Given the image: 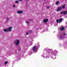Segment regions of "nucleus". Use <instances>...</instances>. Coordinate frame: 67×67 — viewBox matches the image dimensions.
<instances>
[{
	"label": "nucleus",
	"mask_w": 67,
	"mask_h": 67,
	"mask_svg": "<svg viewBox=\"0 0 67 67\" xmlns=\"http://www.w3.org/2000/svg\"><path fill=\"white\" fill-rule=\"evenodd\" d=\"M63 21V19L62 18H60L59 19H57V23H62Z\"/></svg>",
	"instance_id": "obj_1"
},
{
	"label": "nucleus",
	"mask_w": 67,
	"mask_h": 67,
	"mask_svg": "<svg viewBox=\"0 0 67 67\" xmlns=\"http://www.w3.org/2000/svg\"><path fill=\"white\" fill-rule=\"evenodd\" d=\"M20 43V41L19 40H16V42H15L16 45L17 46V45H19Z\"/></svg>",
	"instance_id": "obj_2"
},
{
	"label": "nucleus",
	"mask_w": 67,
	"mask_h": 67,
	"mask_svg": "<svg viewBox=\"0 0 67 67\" xmlns=\"http://www.w3.org/2000/svg\"><path fill=\"white\" fill-rule=\"evenodd\" d=\"M57 52V51H55V52H51V55H53L54 56H56V55L55 54L56 53H55V52Z\"/></svg>",
	"instance_id": "obj_3"
},
{
	"label": "nucleus",
	"mask_w": 67,
	"mask_h": 67,
	"mask_svg": "<svg viewBox=\"0 0 67 67\" xmlns=\"http://www.w3.org/2000/svg\"><path fill=\"white\" fill-rule=\"evenodd\" d=\"M12 27H9L8 29H7V31L8 32H11L12 31V30H11V29H12Z\"/></svg>",
	"instance_id": "obj_4"
},
{
	"label": "nucleus",
	"mask_w": 67,
	"mask_h": 67,
	"mask_svg": "<svg viewBox=\"0 0 67 67\" xmlns=\"http://www.w3.org/2000/svg\"><path fill=\"white\" fill-rule=\"evenodd\" d=\"M61 14H63L64 15L66 14H67V11H64L62 12Z\"/></svg>",
	"instance_id": "obj_5"
},
{
	"label": "nucleus",
	"mask_w": 67,
	"mask_h": 67,
	"mask_svg": "<svg viewBox=\"0 0 67 67\" xmlns=\"http://www.w3.org/2000/svg\"><path fill=\"white\" fill-rule=\"evenodd\" d=\"M62 7H59L57 10V12H59V11H60V10H62Z\"/></svg>",
	"instance_id": "obj_6"
},
{
	"label": "nucleus",
	"mask_w": 67,
	"mask_h": 67,
	"mask_svg": "<svg viewBox=\"0 0 67 67\" xmlns=\"http://www.w3.org/2000/svg\"><path fill=\"white\" fill-rule=\"evenodd\" d=\"M48 21V19H46L43 20V22L44 23H47Z\"/></svg>",
	"instance_id": "obj_7"
},
{
	"label": "nucleus",
	"mask_w": 67,
	"mask_h": 67,
	"mask_svg": "<svg viewBox=\"0 0 67 67\" xmlns=\"http://www.w3.org/2000/svg\"><path fill=\"white\" fill-rule=\"evenodd\" d=\"M23 12V11H17V13L18 14H21Z\"/></svg>",
	"instance_id": "obj_8"
},
{
	"label": "nucleus",
	"mask_w": 67,
	"mask_h": 67,
	"mask_svg": "<svg viewBox=\"0 0 67 67\" xmlns=\"http://www.w3.org/2000/svg\"><path fill=\"white\" fill-rule=\"evenodd\" d=\"M64 29H65V28L64 27L61 26L60 30L61 31H63V30H64Z\"/></svg>",
	"instance_id": "obj_9"
},
{
	"label": "nucleus",
	"mask_w": 67,
	"mask_h": 67,
	"mask_svg": "<svg viewBox=\"0 0 67 67\" xmlns=\"http://www.w3.org/2000/svg\"><path fill=\"white\" fill-rule=\"evenodd\" d=\"M36 49V47H34L33 48V50L34 51H35Z\"/></svg>",
	"instance_id": "obj_10"
},
{
	"label": "nucleus",
	"mask_w": 67,
	"mask_h": 67,
	"mask_svg": "<svg viewBox=\"0 0 67 67\" xmlns=\"http://www.w3.org/2000/svg\"><path fill=\"white\" fill-rule=\"evenodd\" d=\"M48 54H50V55H51V50L50 49H48Z\"/></svg>",
	"instance_id": "obj_11"
},
{
	"label": "nucleus",
	"mask_w": 67,
	"mask_h": 67,
	"mask_svg": "<svg viewBox=\"0 0 67 67\" xmlns=\"http://www.w3.org/2000/svg\"><path fill=\"white\" fill-rule=\"evenodd\" d=\"M65 5H64L62 6V8L63 9H64L65 8Z\"/></svg>",
	"instance_id": "obj_12"
},
{
	"label": "nucleus",
	"mask_w": 67,
	"mask_h": 67,
	"mask_svg": "<svg viewBox=\"0 0 67 67\" xmlns=\"http://www.w3.org/2000/svg\"><path fill=\"white\" fill-rule=\"evenodd\" d=\"M58 3H59V1H57L55 3L56 4V5L58 4Z\"/></svg>",
	"instance_id": "obj_13"
},
{
	"label": "nucleus",
	"mask_w": 67,
	"mask_h": 67,
	"mask_svg": "<svg viewBox=\"0 0 67 67\" xmlns=\"http://www.w3.org/2000/svg\"><path fill=\"white\" fill-rule=\"evenodd\" d=\"M60 39L61 40H62V39H63V38L62 37V36H60Z\"/></svg>",
	"instance_id": "obj_14"
},
{
	"label": "nucleus",
	"mask_w": 67,
	"mask_h": 67,
	"mask_svg": "<svg viewBox=\"0 0 67 67\" xmlns=\"http://www.w3.org/2000/svg\"><path fill=\"white\" fill-rule=\"evenodd\" d=\"M4 32H8V29L7 30L5 29L4 30Z\"/></svg>",
	"instance_id": "obj_15"
},
{
	"label": "nucleus",
	"mask_w": 67,
	"mask_h": 67,
	"mask_svg": "<svg viewBox=\"0 0 67 67\" xmlns=\"http://www.w3.org/2000/svg\"><path fill=\"white\" fill-rule=\"evenodd\" d=\"M8 63V62L7 61H6L5 62V65H6Z\"/></svg>",
	"instance_id": "obj_16"
},
{
	"label": "nucleus",
	"mask_w": 67,
	"mask_h": 67,
	"mask_svg": "<svg viewBox=\"0 0 67 67\" xmlns=\"http://www.w3.org/2000/svg\"><path fill=\"white\" fill-rule=\"evenodd\" d=\"M15 3H19V2L18 1H17L16 2H15Z\"/></svg>",
	"instance_id": "obj_17"
},
{
	"label": "nucleus",
	"mask_w": 67,
	"mask_h": 67,
	"mask_svg": "<svg viewBox=\"0 0 67 67\" xmlns=\"http://www.w3.org/2000/svg\"><path fill=\"white\" fill-rule=\"evenodd\" d=\"M47 9H49V6H47Z\"/></svg>",
	"instance_id": "obj_18"
},
{
	"label": "nucleus",
	"mask_w": 67,
	"mask_h": 67,
	"mask_svg": "<svg viewBox=\"0 0 67 67\" xmlns=\"http://www.w3.org/2000/svg\"><path fill=\"white\" fill-rule=\"evenodd\" d=\"M26 35H28V34H28V33H27V32H26Z\"/></svg>",
	"instance_id": "obj_19"
},
{
	"label": "nucleus",
	"mask_w": 67,
	"mask_h": 67,
	"mask_svg": "<svg viewBox=\"0 0 67 67\" xmlns=\"http://www.w3.org/2000/svg\"><path fill=\"white\" fill-rule=\"evenodd\" d=\"M64 35H66V34L65 33H64Z\"/></svg>",
	"instance_id": "obj_20"
},
{
	"label": "nucleus",
	"mask_w": 67,
	"mask_h": 67,
	"mask_svg": "<svg viewBox=\"0 0 67 67\" xmlns=\"http://www.w3.org/2000/svg\"><path fill=\"white\" fill-rule=\"evenodd\" d=\"M13 7H15V5H13Z\"/></svg>",
	"instance_id": "obj_21"
},
{
	"label": "nucleus",
	"mask_w": 67,
	"mask_h": 67,
	"mask_svg": "<svg viewBox=\"0 0 67 67\" xmlns=\"http://www.w3.org/2000/svg\"><path fill=\"white\" fill-rule=\"evenodd\" d=\"M7 19V20H9V18H6Z\"/></svg>",
	"instance_id": "obj_22"
},
{
	"label": "nucleus",
	"mask_w": 67,
	"mask_h": 67,
	"mask_svg": "<svg viewBox=\"0 0 67 67\" xmlns=\"http://www.w3.org/2000/svg\"><path fill=\"white\" fill-rule=\"evenodd\" d=\"M26 23H27V21H26Z\"/></svg>",
	"instance_id": "obj_23"
},
{
	"label": "nucleus",
	"mask_w": 67,
	"mask_h": 67,
	"mask_svg": "<svg viewBox=\"0 0 67 67\" xmlns=\"http://www.w3.org/2000/svg\"><path fill=\"white\" fill-rule=\"evenodd\" d=\"M27 23V24H29V22Z\"/></svg>",
	"instance_id": "obj_24"
},
{
	"label": "nucleus",
	"mask_w": 67,
	"mask_h": 67,
	"mask_svg": "<svg viewBox=\"0 0 67 67\" xmlns=\"http://www.w3.org/2000/svg\"><path fill=\"white\" fill-rule=\"evenodd\" d=\"M43 57H44V58H45V57H44V56H43Z\"/></svg>",
	"instance_id": "obj_25"
},
{
	"label": "nucleus",
	"mask_w": 67,
	"mask_h": 67,
	"mask_svg": "<svg viewBox=\"0 0 67 67\" xmlns=\"http://www.w3.org/2000/svg\"><path fill=\"white\" fill-rule=\"evenodd\" d=\"M19 1H22V0H19Z\"/></svg>",
	"instance_id": "obj_26"
},
{
	"label": "nucleus",
	"mask_w": 67,
	"mask_h": 67,
	"mask_svg": "<svg viewBox=\"0 0 67 67\" xmlns=\"http://www.w3.org/2000/svg\"><path fill=\"white\" fill-rule=\"evenodd\" d=\"M48 31V29H47V31Z\"/></svg>",
	"instance_id": "obj_27"
}]
</instances>
